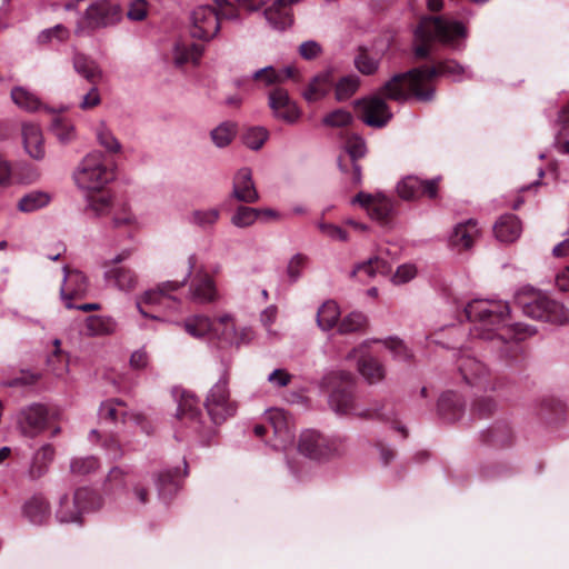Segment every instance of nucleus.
Returning a JSON list of instances; mask_svg holds the SVG:
<instances>
[{
  "label": "nucleus",
  "mask_w": 569,
  "mask_h": 569,
  "mask_svg": "<svg viewBox=\"0 0 569 569\" xmlns=\"http://www.w3.org/2000/svg\"><path fill=\"white\" fill-rule=\"evenodd\" d=\"M465 312L471 321L470 333L488 340L501 359H513L519 352V341L532 336L536 330L523 323L506 325L510 309L501 300L475 299Z\"/></svg>",
  "instance_id": "1"
},
{
  "label": "nucleus",
  "mask_w": 569,
  "mask_h": 569,
  "mask_svg": "<svg viewBox=\"0 0 569 569\" xmlns=\"http://www.w3.org/2000/svg\"><path fill=\"white\" fill-rule=\"evenodd\" d=\"M437 76H447L453 81H461L468 77L463 66L455 60H446L439 62L437 67H421L395 74L383 84L380 93L400 102L408 100L411 96L420 101H430L433 98L430 83Z\"/></svg>",
  "instance_id": "2"
},
{
  "label": "nucleus",
  "mask_w": 569,
  "mask_h": 569,
  "mask_svg": "<svg viewBox=\"0 0 569 569\" xmlns=\"http://www.w3.org/2000/svg\"><path fill=\"white\" fill-rule=\"evenodd\" d=\"M466 34V28L459 21L445 17H423L415 31V54L420 59L427 58L432 41L455 47L457 40L463 39Z\"/></svg>",
  "instance_id": "3"
},
{
  "label": "nucleus",
  "mask_w": 569,
  "mask_h": 569,
  "mask_svg": "<svg viewBox=\"0 0 569 569\" xmlns=\"http://www.w3.org/2000/svg\"><path fill=\"white\" fill-rule=\"evenodd\" d=\"M197 263L196 254L188 257V272L182 281H166L154 289L144 291L136 299V307L139 313L144 318L160 320L161 310H176L179 301L171 296V292L183 287L191 277Z\"/></svg>",
  "instance_id": "4"
},
{
  "label": "nucleus",
  "mask_w": 569,
  "mask_h": 569,
  "mask_svg": "<svg viewBox=\"0 0 569 569\" xmlns=\"http://www.w3.org/2000/svg\"><path fill=\"white\" fill-rule=\"evenodd\" d=\"M325 382L331 386L329 397L330 408L338 415H355L369 418L372 412L369 409H359L356 402V378L351 372L337 370L325 377Z\"/></svg>",
  "instance_id": "5"
},
{
  "label": "nucleus",
  "mask_w": 569,
  "mask_h": 569,
  "mask_svg": "<svg viewBox=\"0 0 569 569\" xmlns=\"http://www.w3.org/2000/svg\"><path fill=\"white\" fill-rule=\"evenodd\" d=\"M123 11L118 2L94 0L83 11L74 28L78 37H89L96 31L116 27L122 21Z\"/></svg>",
  "instance_id": "6"
},
{
  "label": "nucleus",
  "mask_w": 569,
  "mask_h": 569,
  "mask_svg": "<svg viewBox=\"0 0 569 569\" xmlns=\"http://www.w3.org/2000/svg\"><path fill=\"white\" fill-rule=\"evenodd\" d=\"M78 188L87 191H99L113 180V172L104 161L100 151L88 153L73 172Z\"/></svg>",
  "instance_id": "7"
},
{
  "label": "nucleus",
  "mask_w": 569,
  "mask_h": 569,
  "mask_svg": "<svg viewBox=\"0 0 569 569\" xmlns=\"http://www.w3.org/2000/svg\"><path fill=\"white\" fill-rule=\"evenodd\" d=\"M517 302L521 307L523 315L529 318L553 325L569 322V310L560 302L545 296L537 293L518 296Z\"/></svg>",
  "instance_id": "8"
},
{
  "label": "nucleus",
  "mask_w": 569,
  "mask_h": 569,
  "mask_svg": "<svg viewBox=\"0 0 569 569\" xmlns=\"http://www.w3.org/2000/svg\"><path fill=\"white\" fill-rule=\"evenodd\" d=\"M102 499L88 488H79L72 498H60L57 518L60 522H77L83 512L100 509Z\"/></svg>",
  "instance_id": "9"
},
{
  "label": "nucleus",
  "mask_w": 569,
  "mask_h": 569,
  "mask_svg": "<svg viewBox=\"0 0 569 569\" xmlns=\"http://www.w3.org/2000/svg\"><path fill=\"white\" fill-rule=\"evenodd\" d=\"M229 378L224 372L218 382L210 389L207 399L206 408L214 423H221L228 417L236 412V405L229 399L228 389Z\"/></svg>",
  "instance_id": "10"
},
{
  "label": "nucleus",
  "mask_w": 569,
  "mask_h": 569,
  "mask_svg": "<svg viewBox=\"0 0 569 569\" xmlns=\"http://www.w3.org/2000/svg\"><path fill=\"white\" fill-rule=\"evenodd\" d=\"M14 422L23 436L34 438L47 427L48 409L40 403L30 405L16 413Z\"/></svg>",
  "instance_id": "11"
},
{
  "label": "nucleus",
  "mask_w": 569,
  "mask_h": 569,
  "mask_svg": "<svg viewBox=\"0 0 569 569\" xmlns=\"http://www.w3.org/2000/svg\"><path fill=\"white\" fill-rule=\"evenodd\" d=\"M345 149L348 157H339V168L341 172L349 174L351 182L358 184L361 182V167L357 161L367 153L366 142L360 136L351 134L346 140Z\"/></svg>",
  "instance_id": "12"
},
{
  "label": "nucleus",
  "mask_w": 569,
  "mask_h": 569,
  "mask_svg": "<svg viewBox=\"0 0 569 569\" xmlns=\"http://www.w3.org/2000/svg\"><path fill=\"white\" fill-rule=\"evenodd\" d=\"M361 120L369 127L382 128L392 118V112L385 99L380 96H371L356 101Z\"/></svg>",
  "instance_id": "13"
},
{
  "label": "nucleus",
  "mask_w": 569,
  "mask_h": 569,
  "mask_svg": "<svg viewBox=\"0 0 569 569\" xmlns=\"http://www.w3.org/2000/svg\"><path fill=\"white\" fill-rule=\"evenodd\" d=\"M298 449L303 456L320 460L337 453L338 445L315 430H306L300 436Z\"/></svg>",
  "instance_id": "14"
},
{
  "label": "nucleus",
  "mask_w": 569,
  "mask_h": 569,
  "mask_svg": "<svg viewBox=\"0 0 569 569\" xmlns=\"http://www.w3.org/2000/svg\"><path fill=\"white\" fill-rule=\"evenodd\" d=\"M188 299L198 305L216 303L220 295L216 281L204 269L194 273L188 290Z\"/></svg>",
  "instance_id": "15"
},
{
  "label": "nucleus",
  "mask_w": 569,
  "mask_h": 569,
  "mask_svg": "<svg viewBox=\"0 0 569 569\" xmlns=\"http://www.w3.org/2000/svg\"><path fill=\"white\" fill-rule=\"evenodd\" d=\"M268 106L276 119L292 124L301 117L297 103L290 98L288 91L277 87L269 92Z\"/></svg>",
  "instance_id": "16"
},
{
  "label": "nucleus",
  "mask_w": 569,
  "mask_h": 569,
  "mask_svg": "<svg viewBox=\"0 0 569 569\" xmlns=\"http://www.w3.org/2000/svg\"><path fill=\"white\" fill-rule=\"evenodd\" d=\"M457 370L463 381L471 386H483L489 378L488 367L468 350H460L456 360Z\"/></svg>",
  "instance_id": "17"
},
{
  "label": "nucleus",
  "mask_w": 569,
  "mask_h": 569,
  "mask_svg": "<svg viewBox=\"0 0 569 569\" xmlns=\"http://www.w3.org/2000/svg\"><path fill=\"white\" fill-rule=\"evenodd\" d=\"M191 36L200 40L212 39L220 29L216 9L210 6L196 8L191 14Z\"/></svg>",
  "instance_id": "18"
},
{
  "label": "nucleus",
  "mask_w": 569,
  "mask_h": 569,
  "mask_svg": "<svg viewBox=\"0 0 569 569\" xmlns=\"http://www.w3.org/2000/svg\"><path fill=\"white\" fill-rule=\"evenodd\" d=\"M264 418L276 438L272 447L284 449L288 445L292 443L295 435L290 419L284 410L279 408L269 409L266 411Z\"/></svg>",
  "instance_id": "19"
},
{
  "label": "nucleus",
  "mask_w": 569,
  "mask_h": 569,
  "mask_svg": "<svg viewBox=\"0 0 569 569\" xmlns=\"http://www.w3.org/2000/svg\"><path fill=\"white\" fill-rule=\"evenodd\" d=\"M63 281L60 288V296L67 309H72L74 305L73 299H81L88 292L87 277L79 270H71L63 267Z\"/></svg>",
  "instance_id": "20"
},
{
  "label": "nucleus",
  "mask_w": 569,
  "mask_h": 569,
  "mask_svg": "<svg viewBox=\"0 0 569 569\" xmlns=\"http://www.w3.org/2000/svg\"><path fill=\"white\" fill-rule=\"evenodd\" d=\"M231 197L242 203H256L260 199L252 170L248 167L240 168L232 179Z\"/></svg>",
  "instance_id": "21"
},
{
  "label": "nucleus",
  "mask_w": 569,
  "mask_h": 569,
  "mask_svg": "<svg viewBox=\"0 0 569 569\" xmlns=\"http://www.w3.org/2000/svg\"><path fill=\"white\" fill-rule=\"evenodd\" d=\"M21 141L24 152L36 161H41L46 157V141L43 132L39 124L33 122H23L21 124Z\"/></svg>",
  "instance_id": "22"
},
{
  "label": "nucleus",
  "mask_w": 569,
  "mask_h": 569,
  "mask_svg": "<svg viewBox=\"0 0 569 569\" xmlns=\"http://www.w3.org/2000/svg\"><path fill=\"white\" fill-rule=\"evenodd\" d=\"M301 0H272V3L263 10V16L270 28L286 30L293 23L291 6Z\"/></svg>",
  "instance_id": "23"
},
{
  "label": "nucleus",
  "mask_w": 569,
  "mask_h": 569,
  "mask_svg": "<svg viewBox=\"0 0 569 569\" xmlns=\"http://www.w3.org/2000/svg\"><path fill=\"white\" fill-rule=\"evenodd\" d=\"M352 203L360 204L370 218L378 221H385L392 211L390 200L381 193L359 192L352 200Z\"/></svg>",
  "instance_id": "24"
},
{
  "label": "nucleus",
  "mask_w": 569,
  "mask_h": 569,
  "mask_svg": "<svg viewBox=\"0 0 569 569\" xmlns=\"http://www.w3.org/2000/svg\"><path fill=\"white\" fill-rule=\"evenodd\" d=\"M480 230L477 221L470 219L466 222L458 223L450 236V244L458 250L470 249L475 241L479 238Z\"/></svg>",
  "instance_id": "25"
},
{
  "label": "nucleus",
  "mask_w": 569,
  "mask_h": 569,
  "mask_svg": "<svg viewBox=\"0 0 569 569\" xmlns=\"http://www.w3.org/2000/svg\"><path fill=\"white\" fill-rule=\"evenodd\" d=\"M220 20H237L238 7H243L249 11H257L266 4L264 0H214Z\"/></svg>",
  "instance_id": "26"
},
{
  "label": "nucleus",
  "mask_w": 569,
  "mask_h": 569,
  "mask_svg": "<svg viewBox=\"0 0 569 569\" xmlns=\"http://www.w3.org/2000/svg\"><path fill=\"white\" fill-rule=\"evenodd\" d=\"M391 271V266L380 256L369 258L367 261L358 263L353 270L352 276L361 281H368L378 274L386 276Z\"/></svg>",
  "instance_id": "27"
},
{
  "label": "nucleus",
  "mask_w": 569,
  "mask_h": 569,
  "mask_svg": "<svg viewBox=\"0 0 569 569\" xmlns=\"http://www.w3.org/2000/svg\"><path fill=\"white\" fill-rule=\"evenodd\" d=\"M73 70L91 84H97L102 79L103 72L92 58L77 52L72 57Z\"/></svg>",
  "instance_id": "28"
},
{
  "label": "nucleus",
  "mask_w": 569,
  "mask_h": 569,
  "mask_svg": "<svg viewBox=\"0 0 569 569\" xmlns=\"http://www.w3.org/2000/svg\"><path fill=\"white\" fill-rule=\"evenodd\" d=\"M493 232L499 241L513 242L520 237L522 226L517 216L509 213L500 217L493 226Z\"/></svg>",
  "instance_id": "29"
},
{
  "label": "nucleus",
  "mask_w": 569,
  "mask_h": 569,
  "mask_svg": "<svg viewBox=\"0 0 569 569\" xmlns=\"http://www.w3.org/2000/svg\"><path fill=\"white\" fill-rule=\"evenodd\" d=\"M211 338L233 345L238 338V329L234 318L230 313H223L212 320Z\"/></svg>",
  "instance_id": "30"
},
{
  "label": "nucleus",
  "mask_w": 569,
  "mask_h": 569,
  "mask_svg": "<svg viewBox=\"0 0 569 569\" xmlns=\"http://www.w3.org/2000/svg\"><path fill=\"white\" fill-rule=\"evenodd\" d=\"M104 278L120 291H132L138 286V276L126 267H111L104 272Z\"/></svg>",
  "instance_id": "31"
},
{
  "label": "nucleus",
  "mask_w": 569,
  "mask_h": 569,
  "mask_svg": "<svg viewBox=\"0 0 569 569\" xmlns=\"http://www.w3.org/2000/svg\"><path fill=\"white\" fill-rule=\"evenodd\" d=\"M332 71H322L312 78L307 89L302 92V97L308 102H316L326 97L332 86Z\"/></svg>",
  "instance_id": "32"
},
{
  "label": "nucleus",
  "mask_w": 569,
  "mask_h": 569,
  "mask_svg": "<svg viewBox=\"0 0 569 569\" xmlns=\"http://www.w3.org/2000/svg\"><path fill=\"white\" fill-rule=\"evenodd\" d=\"M204 47L193 42L178 41L173 47V62L177 67L186 63L197 64L202 57Z\"/></svg>",
  "instance_id": "33"
},
{
  "label": "nucleus",
  "mask_w": 569,
  "mask_h": 569,
  "mask_svg": "<svg viewBox=\"0 0 569 569\" xmlns=\"http://www.w3.org/2000/svg\"><path fill=\"white\" fill-rule=\"evenodd\" d=\"M465 408L461 397L452 391L441 395L438 401L439 413L449 421L458 420Z\"/></svg>",
  "instance_id": "34"
},
{
  "label": "nucleus",
  "mask_w": 569,
  "mask_h": 569,
  "mask_svg": "<svg viewBox=\"0 0 569 569\" xmlns=\"http://www.w3.org/2000/svg\"><path fill=\"white\" fill-rule=\"evenodd\" d=\"M56 450L52 445L46 443L41 446L33 455L29 468L30 477L40 478L47 473L50 463L53 461Z\"/></svg>",
  "instance_id": "35"
},
{
  "label": "nucleus",
  "mask_w": 569,
  "mask_h": 569,
  "mask_svg": "<svg viewBox=\"0 0 569 569\" xmlns=\"http://www.w3.org/2000/svg\"><path fill=\"white\" fill-rule=\"evenodd\" d=\"M358 371L369 385H375L383 380L385 367L373 357H362L358 361Z\"/></svg>",
  "instance_id": "36"
},
{
  "label": "nucleus",
  "mask_w": 569,
  "mask_h": 569,
  "mask_svg": "<svg viewBox=\"0 0 569 569\" xmlns=\"http://www.w3.org/2000/svg\"><path fill=\"white\" fill-rule=\"evenodd\" d=\"M181 326L184 331L193 338H211L212 320L204 315H193L188 317Z\"/></svg>",
  "instance_id": "37"
},
{
  "label": "nucleus",
  "mask_w": 569,
  "mask_h": 569,
  "mask_svg": "<svg viewBox=\"0 0 569 569\" xmlns=\"http://www.w3.org/2000/svg\"><path fill=\"white\" fill-rule=\"evenodd\" d=\"M200 413L199 401L192 395L183 392L178 403L177 417L190 420L194 429H198Z\"/></svg>",
  "instance_id": "38"
},
{
  "label": "nucleus",
  "mask_w": 569,
  "mask_h": 569,
  "mask_svg": "<svg viewBox=\"0 0 569 569\" xmlns=\"http://www.w3.org/2000/svg\"><path fill=\"white\" fill-rule=\"evenodd\" d=\"M340 317V309L337 302L328 300L323 302L317 312V323L320 329L327 331L337 326Z\"/></svg>",
  "instance_id": "39"
},
{
  "label": "nucleus",
  "mask_w": 569,
  "mask_h": 569,
  "mask_svg": "<svg viewBox=\"0 0 569 569\" xmlns=\"http://www.w3.org/2000/svg\"><path fill=\"white\" fill-rule=\"evenodd\" d=\"M128 471L120 467H113L109 470L104 482L103 492L110 497H117L119 493L126 490V478Z\"/></svg>",
  "instance_id": "40"
},
{
  "label": "nucleus",
  "mask_w": 569,
  "mask_h": 569,
  "mask_svg": "<svg viewBox=\"0 0 569 569\" xmlns=\"http://www.w3.org/2000/svg\"><path fill=\"white\" fill-rule=\"evenodd\" d=\"M24 515L33 523H42L49 516V505L42 497H32L23 507Z\"/></svg>",
  "instance_id": "41"
},
{
  "label": "nucleus",
  "mask_w": 569,
  "mask_h": 569,
  "mask_svg": "<svg viewBox=\"0 0 569 569\" xmlns=\"http://www.w3.org/2000/svg\"><path fill=\"white\" fill-rule=\"evenodd\" d=\"M368 319L359 311H352L341 319L338 325V332L341 335L360 333L366 330Z\"/></svg>",
  "instance_id": "42"
},
{
  "label": "nucleus",
  "mask_w": 569,
  "mask_h": 569,
  "mask_svg": "<svg viewBox=\"0 0 569 569\" xmlns=\"http://www.w3.org/2000/svg\"><path fill=\"white\" fill-rule=\"evenodd\" d=\"M236 134L237 124L231 121H224L210 131L212 143L220 149L228 147L234 139Z\"/></svg>",
  "instance_id": "43"
},
{
  "label": "nucleus",
  "mask_w": 569,
  "mask_h": 569,
  "mask_svg": "<svg viewBox=\"0 0 569 569\" xmlns=\"http://www.w3.org/2000/svg\"><path fill=\"white\" fill-rule=\"evenodd\" d=\"M11 99L19 108L28 112H34L41 107L39 98L23 87L13 88Z\"/></svg>",
  "instance_id": "44"
},
{
  "label": "nucleus",
  "mask_w": 569,
  "mask_h": 569,
  "mask_svg": "<svg viewBox=\"0 0 569 569\" xmlns=\"http://www.w3.org/2000/svg\"><path fill=\"white\" fill-rule=\"evenodd\" d=\"M98 143L110 153H119L121 143L114 137L113 132L108 128L104 121H100L94 129Z\"/></svg>",
  "instance_id": "45"
},
{
  "label": "nucleus",
  "mask_w": 569,
  "mask_h": 569,
  "mask_svg": "<svg viewBox=\"0 0 569 569\" xmlns=\"http://www.w3.org/2000/svg\"><path fill=\"white\" fill-rule=\"evenodd\" d=\"M113 208L112 197L109 193H97L87 197V210H90L97 217L109 214Z\"/></svg>",
  "instance_id": "46"
},
{
  "label": "nucleus",
  "mask_w": 569,
  "mask_h": 569,
  "mask_svg": "<svg viewBox=\"0 0 569 569\" xmlns=\"http://www.w3.org/2000/svg\"><path fill=\"white\" fill-rule=\"evenodd\" d=\"M114 328L116 323L109 317L90 316L86 319V331L89 336L110 335Z\"/></svg>",
  "instance_id": "47"
},
{
  "label": "nucleus",
  "mask_w": 569,
  "mask_h": 569,
  "mask_svg": "<svg viewBox=\"0 0 569 569\" xmlns=\"http://www.w3.org/2000/svg\"><path fill=\"white\" fill-rule=\"evenodd\" d=\"M50 202V196L42 191H31L24 194L18 202V209L22 212H32L46 207Z\"/></svg>",
  "instance_id": "48"
},
{
  "label": "nucleus",
  "mask_w": 569,
  "mask_h": 569,
  "mask_svg": "<svg viewBox=\"0 0 569 569\" xmlns=\"http://www.w3.org/2000/svg\"><path fill=\"white\" fill-rule=\"evenodd\" d=\"M220 218V210L218 208L197 209L193 210L189 217V222L201 229L213 227Z\"/></svg>",
  "instance_id": "49"
},
{
  "label": "nucleus",
  "mask_w": 569,
  "mask_h": 569,
  "mask_svg": "<svg viewBox=\"0 0 569 569\" xmlns=\"http://www.w3.org/2000/svg\"><path fill=\"white\" fill-rule=\"evenodd\" d=\"M397 192L405 200H413L422 194V180L416 176H408L397 186Z\"/></svg>",
  "instance_id": "50"
},
{
  "label": "nucleus",
  "mask_w": 569,
  "mask_h": 569,
  "mask_svg": "<svg viewBox=\"0 0 569 569\" xmlns=\"http://www.w3.org/2000/svg\"><path fill=\"white\" fill-rule=\"evenodd\" d=\"M258 221L257 208L248 206H238L233 211L230 222L236 228L246 229Z\"/></svg>",
  "instance_id": "51"
},
{
  "label": "nucleus",
  "mask_w": 569,
  "mask_h": 569,
  "mask_svg": "<svg viewBox=\"0 0 569 569\" xmlns=\"http://www.w3.org/2000/svg\"><path fill=\"white\" fill-rule=\"evenodd\" d=\"M100 467L99 460L93 456L77 457L70 461V472L83 477L97 471Z\"/></svg>",
  "instance_id": "52"
},
{
  "label": "nucleus",
  "mask_w": 569,
  "mask_h": 569,
  "mask_svg": "<svg viewBox=\"0 0 569 569\" xmlns=\"http://www.w3.org/2000/svg\"><path fill=\"white\" fill-rule=\"evenodd\" d=\"M360 84V80L357 76L350 74L341 78L337 84L335 90V96L338 101L348 100L352 97Z\"/></svg>",
  "instance_id": "53"
},
{
  "label": "nucleus",
  "mask_w": 569,
  "mask_h": 569,
  "mask_svg": "<svg viewBox=\"0 0 569 569\" xmlns=\"http://www.w3.org/2000/svg\"><path fill=\"white\" fill-rule=\"evenodd\" d=\"M51 129L54 137L63 144L73 141L77 137L74 126L61 118L53 120Z\"/></svg>",
  "instance_id": "54"
},
{
  "label": "nucleus",
  "mask_w": 569,
  "mask_h": 569,
  "mask_svg": "<svg viewBox=\"0 0 569 569\" xmlns=\"http://www.w3.org/2000/svg\"><path fill=\"white\" fill-rule=\"evenodd\" d=\"M113 209L112 222L114 227H131L138 223L137 216L127 202H122Z\"/></svg>",
  "instance_id": "55"
},
{
  "label": "nucleus",
  "mask_w": 569,
  "mask_h": 569,
  "mask_svg": "<svg viewBox=\"0 0 569 569\" xmlns=\"http://www.w3.org/2000/svg\"><path fill=\"white\" fill-rule=\"evenodd\" d=\"M268 139V131L262 127L249 128L242 136L243 143L251 150H259Z\"/></svg>",
  "instance_id": "56"
},
{
  "label": "nucleus",
  "mask_w": 569,
  "mask_h": 569,
  "mask_svg": "<svg viewBox=\"0 0 569 569\" xmlns=\"http://www.w3.org/2000/svg\"><path fill=\"white\" fill-rule=\"evenodd\" d=\"M355 66L362 74L370 76L378 70L379 60L367 51H360L355 58Z\"/></svg>",
  "instance_id": "57"
},
{
  "label": "nucleus",
  "mask_w": 569,
  "mask_h": 569,
  "mask_svg": "<svg viewBox=\"0 0 569 569\" xmlns=\"http://www.w3.org/2000/svg\"><path fill=\"white\" fill-rule=\"evenodd\" d=\"M352 114L345 109H337L327 114L322 122L325 126L332 128L347 127L352 122Z\"/></svg>",
  "instance_id": "58"
},
{
  "label": "nucleus",
  "mask_w": 569,
  "mask_h": 569,
  "mask_svg": "<svg viewBox=\"0 0 569 569\" xmlns=\"http://www.w3.org/2000/svg\"><path fill=\"white\" fill-rule=\"evenodd\" d=\"M307 261H308V258L307 256L302 254V253H296L295 256L291 257V259L289 260L288 264H287V277L289 279L290 282H296L301 273H302V270L305 269L306 264H307Z\"/></svg>",
  "instance_id": "59"
},
{
  "label": "nucleus",
  "mask_w": 569,
  "mask_h": 569,
  "mask_svg": "<svg viewBox=\"0 0 569 569\" xmlns=\"http://www.w3.org/2000/svg\"><path fill=\"white\" fill-rule=\"evenodd\" d=\"M148 12L149 3L147 0H131L128 4L127 18L140 22L148 17Z\"/></svg>",
  "instance_id": "60"
},
{
  "label": "nucleus",
  "mask_w": 569,
  "mask_h": 569,
  "mask_svg": "<svg viewBox=\"0 0 569 569\" xmlns=\"http://www.w3.org/2000/svg\"><path fill=\"white\" fill-rule=\"evenodd\" d=\"M122 402L118 399H110L101 403L99 417L102 420L116 421L123 412L118 409Z\"/></svg>",
  "instance_id": "61"
},
{
  "label": "nucleus",
  "mask_w": 569,
  "mask_h": 569,
  "mask_svg": "<svg viewBox=\"0 0 569 569\" xmlns=\"http://www.w3.org/2000/svg\"><path fill=\"white\" fill-rule=\"evenodd\" d=\"M417 276V268L412 263H403L399 266L391 277L395 284L407 283Z\"/></svg>",
  "instance_id": "62"
},
{
  "label": "nucleus",
  "mask_w": 569,
  "mask_h": 569,
  "mask_svg": "<svg viewBox=\"0 0 569 569\" xmlns=\"http://www.w3.org/2000/svg\"><path fill=\"white\" fill-rule=\"evenodd\" d=\"M68 37L69 30L62 24H57L40 32L38 36V41L40 43H48L52 38H57L59 41H64L68 39Z\"/></svg>",
  "instance_id": "63"
},
{
  "label": "nucleus",
  "mask_w": 569,
  "mask_h": 569,
  "mask_svg": "<svg viewBox=\"0 0 569 569\" xmlns=\"http://www.w3.org/2000/svg\"><path fill=\"white\" fill-rule=\"evenodd\" d=\"M101 103V94L96 84H92L91 88L86 92L79 102V108L81 110H91L98 107Z\"/></svg>",
  "instance_id": "64"
}]
</instances>
